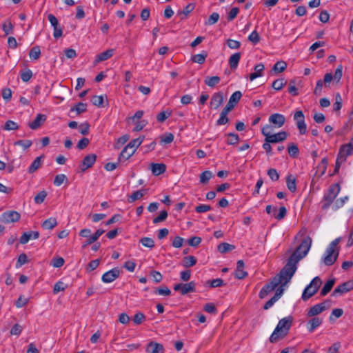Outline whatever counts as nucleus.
<instances>
[{
  "label": "nucleus",
  "mask_w": 353,
  "mask_h": 353,
  "mask_svg": "<svg viewBox=\"0 0 353 353\" xmlns=\"http://www.w3.org/2000/svg\"><path fill=\"white\" fill-rule=\"evenodd\" d=\"M286 68V62L284 61H279L273 65L272 70L276 73H281L283 72Z\"/></svg>",
  "instance_id": "obj_36"
},
{
  "label": "nucleus",
  "mask_w": 353,
  "mask_h": 353,
  "mask_svg": "<svg viewBox=\"0 0 353 353\" xmlns=\"http://www.w3.org/2000/svg\"><path fill=\"white\" fill-rule=\"evenodd\" d=\"M343 100L341 94L338 92L335 94V102L333 105V110L336 112H339L342 107Z\"/></svg>",
  "instance_id": "obj_48"
},
{
  "label": "nucleus",
  "mask_w": 353,
  "mask_h": 353,
  "mask_svg": "<svg viewBox=\"0 0 353 353\" xmlns=\"http://www.w3.org/2000/svg\"><path fill=\"white\" fill-rule=\"evenodd\" d=\"M18 128H19V125L16 122L11 121V120L7 121L5 123V125L3 128V130H8V131L17 130Z\"/></svg>",
  "instance_id": "obj_53"
},
{
  "label": "nucleus",
  "mask_w": 353,
  "mask_h": 353,
  "mask_svg": "<svg viewBox=\"0 0 353 353\" xmlns=\"http://www.w3.org/2000/svg\"><path fill=\"white\" fill-rule=\"evenodd\" d=\"M213 174L212 172L205 170L200 174V182L203 184L208 183L210 179L212 177Z\"/></svg>",
  "instance_id": "obj_46"
},
{
  "label": "nucleus",
  "mask_w": 353,
  "mask_h": 353,
  "mask_svg": "<svg viewBox=\"0 0 353 353\" xmlns=\"http://www.w3.org/2000/svg\"><path fill=\"white\" fill-rule=\"evenodd\" d=\"M353 154V145L348 143L343 145L339 149V152L336 161V165L332 176L339 171L341 165L346 161V158Z\"/></svg>",
  "instance_id": "obj_5"
},
{
  "label": "nucleus",
  "mask_w": 353,
  "mask_h": 353,
  "mask_svg": "<svg viewBox=\"0 0 353 353\" xmlns=\"http://www.w3.org/2000/svg\"><path fill=\"white\" fill-rule=\"evenodd\" d=\"M292 317L288 316L281 319L270 337L271 343L277 342L283 339L288 334L292 326Z\"/></svg>",
  "instance_id": "obj_3"
},
{
  "label": "nucleus",
  "mask_w": 353,
  "mask_h": 353,
  "mask_svg": "<svg viewBox=\"0 0 353 353\" xmlns=\"http://www.w3.org/2000/svg\"><path fill=\"white\" fill-rule=\"evenodd\" d=\"M195 8L194 3L188 4L183 10L178 12V15L180 16L181 19L185 18Z\"/></svg>",
  "instance_id": "obj_33"
},
{
  "label": "nucleus",
  "mask_w": 353,
  "mask_h": 353,
  "mask_svg": "<svg viewBox=\"0 0 353 353\" xmlns=\"http://www.w3.org/2000/svg\"><path fill=\"white\" fill-rule=\"evenodd\" d=\"M67 288V285L65 284L62 281H58L57 282L53 288V292L54 294H57L58 292L61 291H64Z\"/></svg>",
  "instance_id": "obj_59"
},
{
  "label": "nucleus",
  "mask_w": 353,
  "mask_h": 353,
  "mask_svg": "<svg viewBox=\"0 0 353 353\" xmlns=\"http://www.w3.org/2000/svg\"><path fill=\"white\" fill-rule=\"evenodd\" d=\"M139 242L143 246L150 249L153 248L155 245L154 240L150 237H143L139 240Z\"/></svg>",
  "instance_id": "obj_44"
},
{
  "label": "nucleus",
  "mask_w": 353,
  "mask_h": 353,
  "mask_svg": "<svg viewBox=\"0 0 353 353\" xmlns=\"http://www.w3.org/2000/svg\"><path fill=\"white\" fill-rule=\"evenodd\" d=\"M97 159V155L95 154H90L85 156L82 163L79 165V168L81 172H85L87 169L90 168L94 164Z\"/></svg>",
  "instance_id": "obj_12"
},
{
  "label": "nucleus",
  "mask_w": 353,
  "mask_h": 353,
  "mask_svg": "<svg viewBox=\"0 0 353 353\" xmlns=\"http://www.w3.org/2000/svg\"><path fill=\"white\" fill-rule=\"evenodd\" d=\"M228 137V138L226 141V143L228 145H235L237 144L239 141V137L237 134L229 133Z\"/></svg>",
  "instance_id": "obj_52"
},
{
  "label": "nucleus",
  "mask_w": 353,
  "mask_h": 353,
  "mask_svg": "<svg viewBox=\"0 0 353 353\" xmlns=\"http://www.w3.org/2000/svg\"><path fill=\"white\" fill-rule=\"evenodd\" d=\"M58 223L54 217H50L46 220H45L42 224L41 226L43 229L46 230H52L54 227L57 225Z\"/></svg>",
  "instance_id": "obj_31"
},
{
  "label": "nucleus",
  "mask_w": 353,
  "mask_h": 353,
  "mask_svg": "<svg viewBox=\"0 0 353 353\" xmlns=\"http://www.w3.org/2000/svg\"><path fill=\"white\" fill-rule=\"evenodd\" d=\"M67 176L63 174H57L54 179V184L56 186H60L64 181H67Z\"/></svg>",
  "instance_id": "obj_60"
},
{
  "label": "nucleus",
  "mask_w": 353,
  "mask_h": 353,
  "mask_svg": "<svg viewBox=\"0 0 353 353\" xmlns=\"http://www.w3.org/2000/svg\"><path fill=\"white\" fill-rule=\"evenodd\" d=\"M47 117L45 114H38L33 121L28 123V126L32 130H37L39 128L43 123L46 121Z\"/></svg>",
  "instance_id": "obj_17"
},
{
  "label": "nucleus",
  "mask_w": 353,
  "mask_h": 353,
  "mask_svg": "<svg viewBox=\"0 0 353 353\" xmlns=\"http://www.w3.org/2000/svg\"><path fill=\"white\" fill-rule=\"evenodd\" d=\"M311 245L312 239L308 236L305 237L301 244L289 257L284 266V270L287 274L289 273L290 276H294L297 269V263L307 254Z\"/></svg>",
  "instance_id": "obj_1"
},
{
  "label": "nucleus",
  "mask_w": 353,
  "mask_h": 353,
  "mask_svg": "<svg viewBox=\"0 0 353 353\" xmlns=\"http://www.w3.org/2000/svg\"><path fill=\"white\" fill-rule=\"evenodd\" d=\"M268 175L273 181H276L279 179V174L274 168H270L268 170Z\"/></svg>",
  "instance_id": "obj_64"
},
{
  "label": "nucleus",
  "mask_w": 353,
  "mask_h": 353,
  "mask_svg": "<svg viewBox=\"0 0 353 353\" xmlns=\"http://www.w3.org/2000/svg\"><path fill=\"white\" fill-rule=\"evenodd\" d=\"M240 59H241V53L240 52H236L230 57L228 63H229L231 70H234L237 68Z\"/></svg>",
  "instance_id": "obj_24"
},
{
  "label": "nucleus",
  "mask_w": 353,
  "mask_h": 353,
  "mask_svg": "<svg viewBox=\"0 0 353 353\" xmlns=\"http://www.w3.org/2000/svg\"><path fill=\"white\" fill-rule=\"evenodd\" d=\"M244 262L243 260H239L236 263V270L235 272V277L239 279H243L248 275L247 272L243 270Z\"/></svg>",
  "instance_id": "obj_21"
},
{
  "label": "nucleus",
  "mask_w": 353,
  "mask_h": 353,
  "mask_svg": "<svg viewBox=\"0 0 353 353\" xmlns=\"http://www.w3.org/2000/svg\"><path fill=\"white\" fill-rule=\"evenodd\" d=\"M327 164L328 159L327 157H324L323 159H322L321 163L316 167L315 175L318 176L323 175L326 171Z\"/></svg>",
  "instance_id": "obj_25"
},
{
  "label": "nucleus",
  "mask_w": 353,
  "mask_h": 353,
  "mask_svg": "<svg viewBox=\"0 0 353 353\" xmlns=\"http://www.w3.org/2000/svg\"><path fill=\"white\" fill-rule=\"evenodd\" d=\"M39 237V232L37 231H30L24 232L20 239L19 241L21 244H26L27 243L29 240L31 239H37Z\"/></svg>",
  "instance_id": "obj_20"
},
{
  "label": "nucleus",
  "mask_w": 353,
  "mask_h": 353,
  "mask_svg": "<svg viewBox=\"0 0 353 353\" xmlns=\"http://www.w3.org/2000/svg\"><path fill=\"white\" fill-rule=\"evenodd\" d=\"M289 273H286L284 267L271 281L265 284L259 292V296L260 299H264L270 292L273 291L279 284L285 285L289 283L293 276H289Z\"/></svg>",
  "instance_id": "obj_2"
},
{
  "label": "nucleus",
  "mask_w": 353,
  "mask_h": 353,
  "mask_svg": "<svg viewBox=\"0 0 353 353\" xmlns=\"http://www.w3.org/2000/svg\"><path fill=\"white\" fill-rule=\"evenodd\" d=\"M323 82L326 87L329 86L330 83L331 82V72L326 73L324 77L323 81L322 80H319L316 83V88L314 91V94L317 96L321 95V91L323 89Z\"/></svg>",
  "instance_id": "obj_14"
},
{
  "label": "nucleus",
  "mask_w": 353,
  "mask_h": 353,
  "mask_svg": "<svg viewBox=\"0 0 353 353\" xmlns=\"http://www.w3.org/2000/svg\"><path fill=\"white\" fill-rule=\"evenodd\" d=\"M288 152L291 157L296 158L299 155V150L295 143H290L288 147Z\"/></svg>",
  "instance_id": "obj_37"
},
{
  "label": "nucleus",
  "mask_w": 353,
  "mask_h": 353,
  "mask_svg": "<svg viewBox=\"0 0 353 353\" xmlns=\"http://www.w3.org/2000/svg\"><path fill=\"white\" fill-rule=\"evenodd\" d=\"M285 84L286 81L284 79H278L272 83V87L275 90H281Z\"/></svg>",
  "instance_id": "obj_51"
},
{
  "label": "nucleus",
  "mask_w": 353,
  "mask_h": 353,
  "mask_svg": "<svg viewBox=\"0 0 353 353\" xmlns=\"http://www.w3.org/2000/svg\"><path fill=\"white\" fill-rule=\"evenodd\" d=\"M155 292L159 295L163 296H170L171 294L170 290L166 286H162L157 288Z\"/></svg>",
  "instance_id": "obj_63"
},
{
  "label": "nucleus",
  "mask_w": 353,
  "mask_h": 353,
  "mask_svg": "<svg viewBox=\"0 0 353 353\" xmlns=\"http://www.w3.org/2000/svg\"><path fill=\"white\" fill-rule=\"evenodd\" d=\"M145 320V316L142 312H137L134 314L133 318V322L136 325L142 323Z\"/></svg>",
  "instance_id": "obj_61"
},
{
  "label": "nucleus",
  "mask_w": 353,
  "mask_h": 353,
  "mask_svg": "<svg viewBox=\"0 0 353 353\" xmlns=\"http://www.w3.org/2000/svg\"><path fill=\"white\" fill-rule=\"evenodd\" d=\"M146 352L149 353H163L164 347L162 344L151 341L147 345Z\"/></svg>",
  "instance_id": "obj_19"
},
{
  "label": "nucleus",
  "mask_w": 353,
  "mask_h": 353,
  "mask_svg": "<svg viewBox=\"0 0 353 353\" xmlns=\"http://www.w3.org/2000/svg\"><path fill=\"white\" fill-rule=\"evenodd\" d=\"M331 205V186L328 188L326 193L322 201L320 203V206L322 210L327 211Z\"/></svg>",
  "instance_id": "obj_18"
},
{
  "label": "nucleus",
  "mask_w": 353,
  "mask_h": 353,
  "mask_svg": "<svg viewBox=\"0 0 353 353\" xmlns=\"http://www.w3.org/2000/svg\"><path fill=\"white\" fill-rule=\"evenodd\" d=\"M105 232L104 230L98 229L93 235H90L89 238L86 240L85 243L83 245V248L97 241V239Z\"/></svg>",
  "instance_id": "obj_29"
},
{
  "label": "nucleus",
  "mask_w": 353,
  "mask_h": 353,
  "mask_svg": "<svg viewBox=\"0 0 353 353\" xmlns=\"http://www.w3.org/2000/svg\"><path fill=\"white\" fill-rule=\"evenodd\" d=\"M120 275V270L117 268H114L106 272H105L101 277L103 283H108L114 281Z\"/></svg>",
  "instance_id": "obj_11"
},
{
  "label": "nucleus",
  "mask_w": 353,
  "mask_h": 353,
  "mask_svg": "<svg viewBox=\"0 0 353 353\" xmlns=\"http://www.w3.org/2000/svg\"><path fill=\"white\" fill-rule=\"evenodd\" d=\"M196 258L194 256H185L183 259V266L185 268H190L196 265Z\"/></svg>",
  "instance_id": "obj_34"
},
{
  "label": "nucleus",
  "mask_w": 353,
  "mask_h": 353,
  "mask_svg": "<svg viewBox=\"0 0 353 353\" xmlns=\"http://www.w3.org/2000/svg\"><path fill=\"white\" fill-rule=\"evenodd\" d=\"M168 216V212L166 210H162L160 212L159 214L153 219V223L157 224L159 223L164 221Z\"/></svg>",
  "instance_id": "obj_57"
},
{
  "label": "nucleus",
  "mask_w": 353,
  "mask_h": 353,
  "mask_svg": "<svg viewBox=\"0 0 353 353\" xmlns=\"http://www.w3.org/2000/svg\"><path fill=\"white\" fill-rule=\"evenodd\" d=\"M2 29L6 35L12 34L13 31V26L10 20L6 21L2 24Z\"/></svg>",
  "instance_id": "obj_50"
},
{
  "label": "nucleus",
  "mask_w": 353,
  "mask_h": 353,
  "mask_svg": "<svg viewBox=\"0 0 353 353\" xmlns=\"http://www.w3.org/2000/svg\"><path fill=\"white\" fill-rule=\"evenodd\" d=\"M43 158V155L37 157L30 166L28 168V172L32 174L38 168H39L41 165V159Z\"/></svg>",
  "instance_id": "obj_32"
},
{
  "label": "nucleus",
  "mask_w": 353,
  "mask_h": 353,
  "mask_svg": "<svg viewBox=\"0 0 353 353\" xmlns=\"http://www.w3.org/2000/svg\"><path fill=\"white\" fill-rule=\"evenodd\" d=\"M143 139L144 137H139L130 141L127 145L129 146V148H131L132 149H135L136 150L137 148L142 143Z\"/></svg>",
  "instance_id": "obj_49"
},
{
  "label": "nucleus",
  "mask_w": 353,
  "mask_h": 353,
  "mask_svg": "<svg viewBox=\"0 0 353 353\" xmlns=\"http://www.w3.org/2000/svg\"><path fill=\"white\" fill-rule=\"evenodd\" d=\"M286 185L291 192H295L296 191V180L293 175L289 174L286 177Z\"/></svg>",
  "instance_id": "obj_28"
},
{
  "label": "nucleus",
  "mask_w": 353,
  "mask_h": 353,
  "mask_svg": "<svg viewBox=\"0 0 353 353\" xmlns=\"http://www.w3.org/2000/svg\"><path fill=\"white\" fill-rule=\"evenodd\" d=\"M353 290V279L349 280L338 285L334 291L332 296H341Z\"/></svg>",
  "instance_id": "obj_8"
},
{
  "label": "nucleus",
  "mask_w": 353,
  "mask_h": 353,
  "mask_svg": "<svg viewBox=\"0 0 353 353\" xmlns=\"http://www.w3.org/2000/svg\"><path fill=\"white\" fill-rule=\"evenodd\" d=\"M219 14L217 12H213L210 14L208 19L205 21V25L212 26L218 22L219 19Z\"/></svg>",
  "instance_id": "obj_56"
},
{
  "label": "nucleus",
  "mask_w": 353,
  "mask_h": 353,
  "mask_svg": "<svg viewBox=\"0 0 353 353\" xmlns=\"http://www.w3.org/2000/svg\"><path fill=\"white\" fill-rule=\"evenodd\" d=\"M321 323H322V321L319 317H314V318L311 319L308 322V324L310 325L309 331L310 332L314 331V329H316L317 327H319L321 324Z\"/></svg>",
  "instance_id": "obj_47"
},
{
  "label": "nucleus",
  "mask_w": 353,
  "mask_h": 353,
  "mask_svg": "<svg viewBox=\"0 0 353 353\" xmlns=\"http://www.w3.org/2000/svg\"><path fill=\"white\" fill-rule=\"evenodd\" d=\"M91 101L93 105L97 106V107H102L103 106V102H104V97L102 95L98 96L95 95L93 96Z\"/></svg>",
  "instance_id": "obj_54"
},
{
  "label": "nucleus",
  "mask_w": 353,
  "mask_h": 353,
  "mask_svg": "<svg viewBox=\"0 0 353 353\" xmlns=\"http://www.w3.org/2000/svg\"><path fill=\"white\" fill-rule=\"evenodd\" d=\"M41 50L39 46H36L32 48L29 52V57L32 60H37L40 57Z\"/></svg>",
  "instance_id": "obj_43"
},
{
  "label": "nucleus",
  "mask_w": 353,
  "mask_h": 353,
  "mask_svg": "<svg viewBox=\"0 0 353 353\" xmlns=\"http://www.w3.org/2000/svg\"><path fill=\"white\" fill-rule=\"evenodd\" d=\"M87 105L86 103L79 102L75 106L70 108V112L75 111L77 114H80L86 112Z\"/></svg>",
  "instance_id": "obj_38"
},
{
  "label": "nucleus",
  "mask_w": 353,
  "mask_h": 353,
  "mask_svg": "<svg viewBox=\"0 0 353 353\" xmlns=\"http://www.w3.org/2000/svg\"><path fill=\"white\" fill-rule=\"evenodd\" d=\"M172 114V111L167 109L165 111H162L157 115V119L159 123H163L168 117Z\"/></svg>",
  "instance_id": "obj_41"
},
{
  "label": "nucleus",
  "mask_w": 353,
  "mask_h": 353,
  "mask_svg": "<svg viewBox=\"0 0 353 353\" xmlns=\"http://www.w3.org/2000/svg\"><path fill=\"white\" fill-rule=\"evenodd\" d=\"M265 69V66L263 63H259L254 67V72L251 73L250 75V80L253 81L255 79L260 77L263 75V71Z\"/></svg>",
  "instance_id": "obj_27"
},
{
  "label": "nucleus",
  "mask_w": 353,
  "mask_h": 353,
  "mask_svg": "<svg viewBox=\"0 0 353 353\" xmlns=\"http://www.w3.org/2000/svg\"><path fill=\"white\" fill-rule=\"evenodd\" d=\"M145 190H137V191H135L130 196H129L128 197V202L129 203H132L139 199H141V197L143 196L144 194H145Z\"/></svg>",
  "instance_id": "obj_45"
},
{
  "label": "nucleus",
  "mask_w": 353,
  "mask_h": 353,
  "mask_svg": "<svg viewBox=\"0 0 353 353\" xmlns=\"http://www.w3.org/2000/svg\"><path fill=\"white\" fill-rule=\"evenodd\" d=\"M321 284V279L319 276L314 278L303 290L301 297L302 299L305 301L308 300L318 291Z\"/></svg>",
  "instance_id": "obj_6"
},
{
  "label": "nucleus",
  "mask_w": 353,
  "mask_h": 353,
  "mask_svg": "<svg viewBox=\"0 0 353 353\" xmlns=\"http://www.w3.org/2000/svg\"><path fill=\"white\" fill-rule=\"evenodd\" d=\"M114 51V49H108V50L99 54L96 57V59L94 61L95 63H98L99 62H101V61H105V60L110 59V57H112L113 56Z\"/></svg>",
  "instance_id": "obj_22"
},
{
  "label": "nucleus",
  "mask_w": 353,
  "mask_h": 353,
  "mask_svg": "<svg viewBox=\"0 0 353 353\" xmlns=\"http://www.w3.org/2000/svg\"><path fill=\"white\" fill-rule=\"evenodd\" d=\"M242 97V93L240 91L234 92L230 97L228 103L223 108L225 111L230 112L234 106L237 104Z\"/></svg>",
  "instance_id": "obj_13"
},
{
  "label": "nucleus",
  "mask_w": 353,
  "mask_h": 353,
  "mask_svg": "<svg viewBox=\"0 0 353 353\" xmlns=\"http://www.w3.org/2000/svg\"><path fill=\"white\" fill-rule=\"evenodd\" d=\"M229 112H230L228 111H225V109H223L220 114V117L216 121V125H221L226 124L229 121L228 118V114Z\"/></svg>",
  "instance_id": "obj_40"
},
{
  "label": "nucleus",
  "mask_w": 353,
  "mask_h": 353,
  "mask_svg": "<svg viewBox=\"0 0 353 353\" xmlns=\"http://www.w3.org/2000/svg\"><path fill=\"white\" fill-rule=\"evenodd\" d=\"M223 101V95L221 92L214 93L210 99V105L212 109H218Z\"/></svg>",
  "instance_id": "obj_16"
},
{
  "label": "nucleus",
  "mask_w": 353,
  "mask_h": 353,
  "mask_svg": "<svg viewBox=\"0 0 353 353\" xmlns=\"http://www.w3.org/2000/svg\"><path fill=\"white\" fill-rule=\"evenodd\" d=\"M234 248V245L228 243H221L218 245V250L221 253H226L228 252L233 250Z\"/></svg>",
  "instance_id": "obj_42"
},
{
  "label": "nucleus",
  "mask_w": 353,
  "mask_h": 353,
  "mask_svg": "<svg viewBox=\"0 0 353 353\" xmlns=\"http://www.w3.org/2000/svg\"><path fill=\"white\" fill-rule=\"evenodd\" d=\"M220 77L218 76L208 77L205 78L204 82L209 87H214L220 82Z\"/></svg>",
  "instance_id": "obj_39"
},
{
  "label": "nucleus",
  "mask_w": 353,
  "mask_h": 353,
  "mask_svg": "<svg viewBox=\"0 0 353 353\" xmlns=\"http://www.w3.org/2000/svg\"><path fill=\"white\" fill-rule=\"evenodd\" d=\"M207 57H208V52L206 51L203 50V51H202L201 53L194 55L192 58V60L194 63L203 64L205 62V58Z\"/></svg>",
  "instance_id": "obj_35"
},
{
  "label": "nucleus",
  "mask_w": 353,
  "mask_h": 353,
  "mask_svg": "<svg viewBox=\"0 0 353 353\" xmlns=\"http://www.w3.org/2000/svg\"><path fill=\"white\" fill-rule=\"evenodd\" d=\"M269 122L273 124L274 127L279 128L284 125L285 122V118L281 114L274 113L270 116Z\"/></svg>",
  "instance_id": "obj_15"
},
{
  "label": "nucleus",
  "mask_w": 353,
  "mask_h": 353,
  "mask_svg": "<svg viewBox=\"0 0 353 353\" xmlns=\"http://www.w3.org/2000/svg\"><path fill=\"white\" fill-rule=\"evenodd\" d=\"M135 152V149H132L131 148H129V146L126 145L121 152L120 153V155L119 157V161H126L128 159H130Z\"/></svg>",
  "instance_id": "obj_23"
},
{
  "label": "nucleus",
  "mask_w": 353,
  "mask_h": 353,
  "mask_svg": "<svg viewBox=\"0 0 353 353\" xmlns=\"http://www.w3.org/2000/svg\"><path fill=\"white\" fill-rule=\"evenodd\" d=\"M47 196V192L45 190L39 192L34 198V201L37 204L42 203L46 197Z\"/></svg>",
  "instance_id": "obj_58"
},
{
  "label": "nucleus",
  "mask_w": 353,
  "mask_h": 353,
  "mask_svg": "<svg viewBox=\"0 0 353 353\" xmlns=\"http://www.w3.org/2000/svg\"><path fill=\"white\" fill-rule=\"evenodd\" d=\"M21 218L20 214L14 210H9L4 212L1 218L0 221L6 224L15 223L19 221Z\"/></svg>",
  "instance_id": "obj_7"
},
{
  "label": "nucleus",
  "mask_w": 353,
  "mask_h": 353,
  "mask_svg": "<svg viewBox=\"0 0 353 353\" xmlns=\"http://www.w3.org/2000/svg\"><path fill=\"white\" fill-rule=\"evenodd\" d=\"M330 305V302L328 300L323 301V303H321L319 304H316L310 307V309L309 310V311L307 312V315L309 316H316V315L321 313L326 309L329 308Z\"/></svg>",
  "instance_id": "obj_10"
},
{
  "label": "nucleus",
  "mask_w": 353,
  "mask_h": 353,
  "mask_svg": "<svg viewBox=\"0 0 353 353\" xmlns=\"http://www.w3.org/2000/svg\"><path fill=\"white\" fill-rule=\"evenodd\" d=\"M207 283L210 284L211 288L221 287L225 285L224 281L221 279H216L211 281H208Z\"/></svg>",
  "instance_id": "obj_62"
},
{
  "label": "nucleus",
  "mask_w": 353,
  "mask_h": 353,
  "mask_svg": "<svg viewBox=\"0 0 353 353\" xmlns=\"http://www.w3.org/2000/svg\"><path fill=\"white\" fill-rule=\"evenodd\" d=\"M196 283L194 281H190L188 283H182L181 294L185 295L190 292H195Z\"/></svg>",
  "instance_id": "obj_30"
},
{
  "label": "nucleus",
  "mask_w": 353,
  "mask_h": 353,
  "mask_svg": "<svg viewBox=\"0 0 353 353\" xmlns=\"http://www.w3.org/2000/svg\"><path fill=\"white\" fill-rule=\"evenodd\" d=\"M294 119L296 121V126L301 134H305L307 127L305 123V117L301 110L296 111L294 115Z\"/></svg>",
  "instance_id": "obj_9"
},
{
  "label": "nucleus",
  "mask_w": 353,
  "mask_h": 353,
  "mask_svg": "<svg viewBox=\"0 0 353 353\" xmlns=\"http://www.w3.org/2000/svg\"><path fill=\"white\" fill-rule=\"evenodd\" d=\"M272 127L270 125H266L261 130V133L265 137V141L271 142V143H279L285 141L288 137V133L285 131H281L276 134H271Z\"/></svg>",
  "instance_id": "obj_4"
},
{
  "label": "nucleus",
  "mask_w": 353,
  "mask_h": 353,
  "mask_svg": "<svg viewBox=\"0 0 353 353\" xmlns=\"http://www.w3.org/2000/svg\"><path fill=\"white\" fill-rule=\"evenodd\" d=\"M32 144V141L31 140L26 139V140H18L14 143V145H19L23 148V150H26L29 148Z\"/></svg>",
  "instance_id": "obj_55"
},
{
  "label": "nucleus",
  "mask_w": 353,
  "mask_h": 353,
  "mask_svg": "<svg viewBox=\"0 0 353 353\" xmlns=\"http://www.w3.org/2000/svg\"><path fill=\"white\" fill-rule=\"evenodd\" d=\"M152 172L155 176L164 173L166 170V165L164 163H152Z\"/></svg>",
  "instance_id": "obj_26"
}]
</instances>
